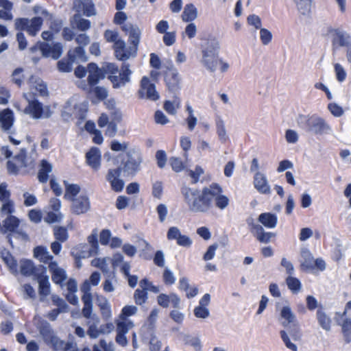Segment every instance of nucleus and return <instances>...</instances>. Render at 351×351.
<instances>
[{"label": "nucleus", "mask_w": 351, "mask_h": 351, "mask_svg": "<svg viewBox=\"0 0 351 351\" xmlns=\"http://www.w3.org/2000/svg\"><path fill=\"white\" fill-rule=\"evenodd\" d=\"M156 300L158 304L164 308H167L169 306L170 303H171L173 308H180V298L175 293H170L169 295L160 293L157 296Z\"/></svg>", "instance_id": "nucleus-14"}, {"label": "nucleus", "mask_w": 351, "mask_h": 351, "mask_svg": "<svg viewBox=\"0 0 351 351\" xmlns=\"http://www.w3.org/2000/svg\"><path fill=\"white\" fill-rule=\"evenodd\" d=\"M128 202L129 198L128 197L124 195H119L117 197L116 200V208L118 210H123L128 206Z\"/></svg>", "instance_id": "nucleus-63"}, {"label": "nucleus", "mask_w": 351, "mask_h": 351, "mask_svg": "<svg viewBox=\"0 0 351 351\" xmlns=\"http://www.w3.org/2000/svg\"><path fill=\"white\" fill-rule=\"evenodd\" d=\"M91 23L88 19L80 18L76 21V27L78 30L85 32L90 28Z\"/></svg>", "instance_id": "nucleus-58"}, {"label": "nucleus", "mask_w": 351, "mask_h": 351, "mask_svg": "<svg viewBox=\"0 0 351 351\" xmlns=\"http://www.w3.org/2000/svg\"><path fill=\"white\" fill-rule=\"evenodd\" d=\"M180 191L189 210L193 213H208L212 210L214 205L223 210L230 202L229 198L223 195L222 187L217 182L202 189L184 186Z\"/></svg>", "instance_id": "nucleus-1"}, {"label": "nucleus", "mask_w": 351, "mask_h": 351, "mask_svg": "<svg viewBox=\"0 0 351 351\" xmlns=\"http://www.w3.org/2000/svg\"><path fill=\"white\" fill-rule=\"evenodd\" d=\"M93 92L95 96L99 100H104L108 97V92L105 88L101 86L94 87Z\"/></svg>", "instance_id": "nucleus-61"}, {"label": "nucleus", "mask_w": 351, "mask_h": 351, "mask_svg": "<svg viewBox=\"0 0 351 351\" xmlns=\"http://www.w3.org/2000/svg\"><path fill=\"white\" fill-rule=\"evenodd\" d=\"M280 315L282 318L285 320V322L282 323L283 326L285 327L289 324L297 322L295 315L292 313L291 308L288 306H285L282 308Z\"/></svg>", "instance_id": "nucleus-37"}, {"label": "nucleus", "mask_w": 351, "mask_h": 351, "mask_svg": "<svg viewBox=\"0 0 351 351\" xmlns=\"http://www.w3.org/2000/svg\"><path fill=\"white\" fill-rule=\"evenodd\" d=\"M258 221L265 227L268 228H273L276 227L277 224V216L271 213H261L258 217Z\"/></svg>", "instance_id": "nucleus-32"}, {"label": "nucleus", "mask_w": 351, "mask_h": 351, "mask_svg": "<svg viewBox=\"0 0 351 351\" xmlns=\"http://www.w3.org/2000/svg\"><path fill=\"white\" fill-rule=\"evenodd\" d=\"M44 20L40 16H34L31 19L25 17L16 18L14 21V27L19 32L16 33V40L19 49L24 50L27 48V41L23 31L32 37L36 36L40 31Z\"/></svg>", "instance_id": "nucleus-5"}, {"label": "nucleus", "mask_w": 351, "mask_h": 351, "mask_svg": "<svg viewBox=\"0 0 351 351\" xmlns=\"http://www.w3.org/2000/svg\"><path fill=\"white\" fill-rule=\"evenodd\" d=\"M317 319L319 326L325 330L329 331L331 328V319L320 307L317 311Z\"/></svg>", "instance_id": "nucleus-33"}, {"label": "nucleus", "mask_w": 351, "mask_h": 351, "mask_svg": "<svg viewBox=\"0 0 351 351\" xmlns=\"http://www.w3.org/2000/svg\"><path fill=\"white\" fill-rule=\"evenodd\" d=\"M3 215H12L14 212V204L12 200L5 201L0 210Z\"/></svg>", "instance_id": "nucleus-53"}, {"label": "nucleus", "mask_w": 351, "mask_h": 351, "mask_svg": "<svg viewBox=\"0 0 351 351\" xmlns=\"http://www.w3.org/2000/svg\"><path fill=\"white\" fill-rule=\"evenodd\" d=\"M197 15L196 8L193 3L186 4L182 14L183 21L191 22L195 20Z\"/></svg>", "instance_id": "nucleus-34"}, {"label": "nucleus", "mask_w": 351, "mask_h": 351, "mask_svg": "<svg viewBox=\"0 0 351 351\" xmlns=\"http://www.w3.org/2000/svg\"><path fill=\"white\" fill-rule=\"evenodd\" d=\"M90 209L89 199L86 195H80L72 200L71 210L76 215L86 213Z\"/></svg>", "instance_id": "nucleus-18"}, {"label": "nucleus", "mask_w": 351, "mask_h": 351, "mask_svg": "<svg viewBox=\"0 0 351 351\" xmlns=\"http://www.w3.org/2000/svg\"><path fill=\"white\" fill-rule=\"evenodd\" d=\"M204 173V169L199 165H197L195 170H189V176L191 178V183L197 184L200 176Z\"/></svg>", "instance_id": "nucleus-48"}, {"label": "nucleus", "mask_w": 351, "mask_h": 351, "mask_svg": "<svg viewBox=\"0 0 351 351\" xmlns=\"http://www.w3.org/2000/svg\"><path fill=\"white\" fill-rule=\"evenodd\" d=\"M260 38L263 45H267L271 40V33L265 28H261L260 30Z\"/></svg>", "instance_id": "nucleus-60"}, {"label": "nucleus", "mask_w": 351, "mask_h": 351, "mask_svg": "<svg viewBox=\"0 0 351 351\" xmlns=\"http://www.w3.org/2000/svg\"><path fill=\"white\" fill-rule=\"evenodd\" d=\"M248 224L250 226L251 231L254 232V236L261 243H267L271 241V238L276 237L274 233L264 232L263 228L259 224H256L253 222H248Z\"/></svg>", "instance_id": "nucleus-20"}, {"label": "nucleus", "mask_w": 351, "mask_h": 351, "mask_svg": "<svg viewBox=\"0 0 351 351\" xmlns=\"http://www.w3.org/2000/svg\"><path fill=\"white\" fill-rule=\"evenodd\" d=\"M152 194L154 197L160 199L163 194V184L161 181H156L152 184Z\"/></svg>", "instance_id": "nucleus-47"}, {"label": "nucleus", "mask_w": 351, "mask_h": 351, "mask_svg": "<svg viewBox=\"0 0 351 351\" xmlns=\"http://www.w3.org/2000/svg\"><path fill=\"white\" fill-rule=\"evenodd\" d=\"M202 63L212 72L216 71L218 64H220V71L222 73L227 71L229 68L227 62L219 59V47L214 45L208 46L202 49Z\"/></svg>", "instance_id": "nucleus-7"}, {"label": "nucleus", "mask_w": 351, "mask_h": 351, "mask_svg": "<svg viewBox=\"0 0 351 351\" xmlns=\"http://www.w3.org/2000/svg\"><path fill=\"white\" fill-rule=\"evenodd\" d=\"M34 256L40 262L49 265L50 263H56L53 261V256L49 254L47 249L42 245L36 247L34 249Z\"/></svg>", "instance_id": "nucleus-27"}, {"label": "nucleus", "mask_w": 351, "mask_h": 351, "mask_svg": "<svg viewBox=\"0 0 351 351\" xmlns=\"http://www.w3.org/2000/svg\"><path fill=\"white\" fill-rule=\"evenodd\" d=\"M97 306H99L101 313L103 315L110 316L111 313L110 305L108 300L105 298H102L98 302Z\"/></svg>", "instance_id": "nucleus-49"}, {"label": "nucleus", "mask_w": 351, "mask_h": 351, "mask_svg": "<svg viewBox=\"0 0 351 351\" xmlns=\"http://www.w3.org/2000/svg\"><path fill=\"white\" fill-rule=\"evenodd\" d=\"M162 280L165 285L167 286H171L176 282V277L174 276L173 272L168 268H165L164 269L162 274Z\"/></svg>", "instance_id": "nucleus-50"}, {"label": "nucleus", "mask_w": 351, "mask_h": 351, "mask_svg": "<svg viewBox=\"0 0 351 351\" xmlns=\"http://www.w3.org/2000/svg\"><path fill=\"white\" fill-rule=\"evenodd\" d=\"M280 337L287 348L291 351H298L297 346L293 343L285 330H280Z\"/></svg>", "instance_id": "nucleus-52"}, {"label": "nucleus", "mask_w": 351, "mask_h": 351, "mask_svg": "<svg viewBox=\"0 0 351 351\" xmlns=\"http://www.w3.org/2000/svg\"><path fill=\"white\" fill-rule=\"evenodd\" d=\"M298 122L302 128L315 134H322L330 130L326 121L317 114L299 116Z\"/></svg>", "instance_id": "nucleus-8"}, {"label": "nucleus", "mask_w": 351, "mask_h": 351, "mask_svg": "<svg viewBox=\"0 0 351 351\" xmlns=\"http://www.w3.org/2000/svg\"><path fill=\"white\" fill-rule=\"evenodd\" d=\"M68 293L66 294V300L72 305L78 304V298L75 295L77 291V281L74 278H69L66 283Z\"/></svg>", "instance_id": "nucleus-24"}, {"label": "nucleus", "mask_w": 351, "mask_h": 351, "mask_svg": "<svg viewBox=\"0 0 351 351\" xmlns=\"http://www.w3.org/2000/svg\"><path fill=\"white\" fill-rule=\"evenodd\" d=\"M136 312H137L136 306H133V305H126L122 308L121 313L119 315V319L129 320L128 319V317L135 315L136 313Z\"/></svg>", "instance_id": "nucleus-42"}, {"label": "nucleus", "mask_w": 351, "mask_h": 351, "mask_svg": "<svg viewBox=\"0 0 351 351\" xmlns=\"http://www.w3.org/2000/svg\"><path fill=\"white\" fill-rule=\"evenodd\" d=\"M127 20V15L125 12L119 10L116 12L114 16L113 22L116 25H126L125 21Z\"/></svg>", "instance_id": "nucleus-59"}, {"label": "nucleus", "mask_w": 351, "mask_h": 351, "mask_svg": "<svg viewBox=\"0 0 351 351\" xmlns=\"http://www.w3.org/2000/svg\"><path fill=\"white\" fill-rule=\"evenodd\" d=\"M23 69L19 67L14 70L12 73V81L14 84H15L19 88H21L23 80L25 79V76L23 74Z\"/></svg>", "instance_id": "nucleus-43"}, {"label": "nucleus", "mask_w": 351, "mask_h": 351, "mask_svg": "<svg viewBox=\"0 0 351 351\" xmlns=\"http://www.w3.org/2000/svg\"><path fill=\"white\" fill-rule=\"evenodd\" d=\"M38 282V291L42 298H46L50 293L51 285L49 281V277L46 273H40V275L36 278Z\"/></svg>", "instance_id": "nucleus-29"}, {"label": "nucleus", "mask_w": 351, "mask_h": 351, "mask_svg": "<svg viewBox=\"0 0 351 351\" xmlns=\"http://www.w3.org/2000/svg\"><path fill=\"white\" fill-rule=\"evenodd\" d=\"M88 75L87 78L88 84L90 87L96 86L100 80L104 79L105 74H108V79L110 81L114 88H118L124 86L130 81L132 71L130 69L128 63H123L121 66L119 75L118 66L112 62H108L103 70L100 69L96 63L90 62L88 64Z\"/></svg>", "instance_id": "nucleus-3"}, {"label": "nucleus", "mask_w": 351, "mask_h": 351, "mask_svg": "<svg viewBox=\"0 0 351 351\" xmlns=\"http://www.w3.org/2000/svg\"><path fill=\"white\" fill-rule=\"evenodd\" d=\"M337 323L341 328L345 342L350 343L351 342V319L344 317L341 318V320H337Z\"/></svg>", "instance_id": "nucleus-30"}, {"label": "nucleus", "mask_w": 351, "mask_h": 351, "mask_svg": "<svg viewBox=\"0 0 351 351\" xmlns=\"http://www.w3.org/2000/svg\"><path fill=\"white\" fill-rule=\"evenodd\" d=\"M20 271L24 276H34L36 278L40 273H47V267L42 265L36 266L32 261L23 259L20 262Z\"/></svg>", "instance_id": "nucleus-13"}, {"label": "nucleus", "mask_w": 351, "mask_h": 351, "mask_svg": "<svg viewBox=\"0 0 351 351\" xmlns=\"http://www.w3.org/2000/svg\"><path fill=\"white\" fill-rule=\"evenodd\" d=\"M24 112L36 119L43 117L45 112L43 104L37 99L29 100Z\"/></svg>", "instance_id": "nucleus-19"}, {"label": "nucleus", "mask_w": 351, "mask_h": 351, "mask_svg": "<svg viewBox=\"0 0 351 351\" xmlns=\"http://www.w3.org/2000/svg\"><path fill=\"white\" fill-rule=\"evenodd\" d=\"M139 98H147L152 101H156L159 99V95L156 90V86L151 83L149 77L144 76L141 80L140 89L138 91Z\"/></svg>", "instance_id": "nucleus-11"}, {"label": "nucleus", "mask_w": 351, "mask_h": 351, "mask_svg": "<svg viewBox=\"0 0 351 351\" xmlns=\"http://www.w3.org/2000/svg\"><path fill=\"white\" fill-rule=\"evenodd\" d=\"M52 302L54 305L58 306V309H60L63 313L67 312L69 310V306L66 302L57 295H53L51 297Z\"/></svg>", "instance_id": "nucleus-46"}, {"label": "nucleus", "mask_w": 351, "mask_h": 351, "mask_svg": "<svg viewBox=\"0 0 351 351\" xmlns=\"http://www.w3.org/2000/svg\"><path fill=\"white\" fill-rule=\"evenodd\" d=\"M169 162L172 169L176 173L182 171L184 167L182 160L177 157H171Z\"/></svg>", "instance_id": "nucleus-51"}, {"label": "nucleus", "mask_w": 351, "mask_h": 351, "mask_svg": "<svg viewBox=\"0 0 351 351\" xmlns=\"http://www.w3.org/2000/svg\"><path fill=\"white\" fill-rule=\"evenodd\" d=\"M75 62V54L72 50L67 52L66 58H62L57 62V68L59 71L69 73L72 71L73 64Z\"/></svg>", "instance_id": "nucleus-25"}, {"label": "nucleus", "mask_w": 351, "mask_h": 351, "mask_svg": "<svg viewBox=\"0 0 351 351\" xmlns=\"http://www.w3.org/2000/svg\"><path fill=\"white\" fill-rule=\"evenodd\" d=\"M148 299V293L147 288L144 287L143 289H137L134 293V300L137 305L144 304Z\"/></svg>", "instance_id": "nucleus-39"}, {"label": "nucleus", "mask_w": 351, "mask_h": 351, "mask_svg": "<svg viewBox=\"0 0 351 351\" xmlns=\"http://www.w3.org/2000/svg\"><path fill=\"white\" fill-rule=\"evenodd\" d=\"M68 293L66 294V300L72 305L78 304V298L75 295L77 291V281L74 278H69L66 283Z\"/></svg>", "instance_id": "nucleus-23"}, {"label": "nucleus", "mask_w": 351, "mask_h": 351, "mask_svg": "<svg viewBox=\"0 0 351 351\" xmlns=\"http://www.w3.org/2000/svg\"><path fill=\"white\" fill-rule=\"evenodd\" d=\"M73 6L76 11H82L84 16L90 17L96 14V10L92 0H75Z\"/></svg>", "instance_id": "nucleus-17"}, {"label": "nucleus", "mask_w": 351, "mask_h": 351, "mask_svg": "<svg viewBox=\"0 0 351 351\" xmlns=\"http://www.w3.org/2000/svg\"><path fill=\"white\" fill-rule=\"evenodd\" d=\"M14 113L11 109L6 108L0 112V122L3 130H10L14 124Z\"/></svg>", "instance_id": "nucleus-26"}, {"label": "nucleus", "mask_w": 351, "mask_h": 351, "mask_svg": "<svg viewBox=\"0 0 351 351\" xmlns=\"http://www.w3.org/2000/svg\"><path fill=\"white\" fill-rule=\"evenodd\" d=\"M49 269L51 274V280L56 285L61 287L64 285V282L66 279V274L64 269L58 267L57 263H50Z\"/></svg>", "instance_id": "nucleus-21"}, {"label": "nucleus", "mask_w": 351, "mask_h": 351, "mask_svg": "<svg viewBox=\"0 0 351 351\" xmlns=\"http://www.w3.org/2000/svg\"><path fill=\"white\" fill-rule=\"evenodd\" d=\"M63 218V215L60 212L49 211L47 213L45 221L51 224L56 222H60Z\"/></svg>", "instance_id": "nucleus-45"}, {"label": "nucleus", "mask_w": 351, "mask_h": 351, "mask_svg": "<svg viewBox=\"0 0 351 351\" xmlns=\"http://www.w3.org/2000/svg\"><path fill=\"white\" fill-rule=\"evenodd\" d=\"M194 315L197 318L205 319L210 315L209 310L206 306H197L193 310Z\"/></svg>", "instance_id": "nucleus-54"}, {"label": "nucleus", "mask_w": 351, "mask_h": 351, "mask_svg": "<svg viewBox=\"0 0 351 351\" xmlns=\"http://www.w3.org/2000/svg\"><path fill=\"white\" fill-rule=\"evenodd\" d=\"M313 0H298L296 5L298 11L302 15H309L311 10Z\"/></svg>", "instance_id": "nucleus-41"}, {"label": "nucleus", "mask_w": 351, "mask_h": 351, "mask_svg": "<svg viewBox=\"0 0 351 351\" xmlns=\"http://www.w3.org/2000/svg\"><path fill=\"white\" fill-rule=\"evenodd\" d=\"M334 68L337 80L340 82H343L346 78V73L343 66L340 64L336 63Z\"/></svg>", "instance_id": "nucleus-57"}, {"label": "nucleus", "mask_w": 351, "mask_h": 351, "mask_svg": "<svg viewBox=\"0 0 351 351\" xmlns=\"http://www.w3.org/2000/svg\"><path fill=\"white\" fill-rule=\"evenodd\" d=\"M314 262L315 260L313 256L309 255L308 257L305 258L304 261L301 263V269L306 271L315 269Z\"/></svg>", "instance_id": "nucleus-56"}, {"label": "nucleus", "mask_w": 351, "mask_h": 351, "mask_svg": "<svg viewBox=\"0 0 351 351\" xmlns=\"http://www.w3.org/2000/svg\"><path fill=\"white\" fill-rule=\"evenodd\" d=\"M165 81L169 91L176 92L180 89V78L176 69L169 68L165 72Z\"/></svg>", "instance_id": "nucleus-15"}, {"label": "nucleus", "mask_w": 351, "mask_h": 351, "mask_svg": "<svg viewBox=\"0 0 351 351\" xmlns=\"http://www.w3.org/2000/svg\"><path fill=\"white\" fill-rule=\"evenodd\" d=\"M53 236L56 241L59 242H65L68 238L67 228L64 226H55L53 230Z\"/></svg>", "instance_id": "nucleus-38"}, {"label": "nucleus", "mask_w": 351, "mask_h": 351, "mask_svg": "<svg viewBox=\"0 0 351 351\" xmlns=\"http://www.w3.org/2000/svg\"><path fill=\"white\" fill-rule=\"evenodd\" d=\"M111 237V232L108 229L102 230L99 234V241L101 245H106L109 243Z\"/></svg>", "instance_id": "nucleus-64"}, {"label": "nucleus", "mask_w": 351, "mask_h": 351, "mask_svg": "<svg viewBox=\"0 0 351 351\" xmlns=\"http://www.w3.org/2000/svg\"><path fill=\"white\" fill-rule=\"evenodd\" d=\"M80 289L83 293L82 301L84 304L82 314L85 318L89 319L93 313V295L90 293V282L88 280H86L81 285Z\"/></svg>", "instance_id": "nucleus-10"}, {"label": "nucleus", "mask_w": 351, "mask_h": 351, "mask_svg": "<svg viewBox=\"0 0 351 351\" xmlns=\"http://www.w3.org/2000/svg\"><path fill=\"white\" fill-rule=\"evenodd\" d=\"M65 193L64 197L66 199L72 201L75 198L80 191V186L76 184H68L64 182Z\"/></svg>", "instance_id": "nucleus-35"}, {"label": "nucleus", "mask_w": 351, "mask_h": 351, "mask_svg": "<svg viewBox=\"0 0 351 351\" xmlns=\"http://www.w3.org/2000/svg\"><path fill=\"white\" fill-rule=\"evenodd\" d=\"M20 225V220L14 215H8L3 221V228L5 232H14Z\"/></svg>", "instance_id": "nucleus-31"}, {"label": "nucleus", "mask_w": 351, "mask_h": 351, "mask_svg": "<svg viewBox=\"0 0 351 351\" xmlns=\"http://www.w3.org/2000/svg\"><path fill=\"white\" fill-rule=\"evenodd\" d=\"M254 188L261 194H269L270 186L268 184L265 176L260 172H256L254 176Z\"/></svg>", "instance_id": "nucleus-22"}, {"label": "nucleus", "mask_w": 351, "mask_h": 351, "mask_svg": "<svg viewBox=\"0 0 351 351\" xmlns=\"http://www.w3.org/2000/svg\"><path fill=\"white\" fill-rule=\"evenodd\" d=\"M116 324L117 335L115 341L119 346L125 347L128 343L125 335L134 326V324L131 320L125 319H119Z\"/></svg>", "instance_id": "nucleus-12"}, {"label": "nucleus", "mask_w": 351, "mask_h": 351, "mask_svg": "<svg viewBox=\"0 0 351 351\" xmlns=\"http://www.w3.org/2000/svg\"><path fill=\"white\" fill-rule=\"evenodd\" d=\"M53 169L51 164L47 160L43 159L40 161L39 169L37 175L38 181L40 183H47L49 180V175Z\"/></svg>", "instance_id": "nucleus-28"}, {"label": "nucleus", "mask_w": 351, "mask_h": 351, "mask_svg": "<svg viewBox=\"0 0 351 351\" xmlns=\"http://www.w3.org/2000/svg\"><path fill=\"white\" fill-rule=\"evenodd\" d=\"M101 155L98 147H92L86 154V162L92 169L97 171L101 167Z\"/></svg>", "instance_id": "nucleus-16"}, {"label": "nucleus", "mask_w": 351, "mask_h": 351, "mask_svg": "<svg viewBox=\"0 0 351 351\" xmlns=\"http://www.w3.org/2000/svg\"><path fill=\"white\" fill-rule=\"evenodd\" d=\"M38 49L41 51L43 57H51L54 60H58L62 54L63 46L59 42L53 43L50 45L47 43L39 41L29 49L32 53H35Z\"/></svg>", "instance_id": "nucleus-9"}, {"label": "nucleus", "mask_w": 351, "mask_h": 351, "mask_svg": "<svg viewBox=\"0 0 351 351\" xmlns=\"http://www.w3.org/2000/svg\"><path fill=\"white\" fill-rule=\"evenodd\" d=\"M334 36L332 38V45H337L339 47H345L349 45V36H346L344 33L338 29L334 30Z\"/></svg>", "instance_id": "nucleus-36"}, {"label": "nucleus", "mask_w": 351, "mask_h": 351, "mask_svg": "<svg viewBox=\"0 0 351 351\" xmlns=\"http://www.w3.org/2000/svg\"><path fill=\"white\" fill-rule=\"evenodd\" d=\"M121 30L128 35V43L130 44L128 47H126L123 40L119 38V34L116 31L106 29L104 36L107 42L114 43L112 49L116 58L119 60L125 61L130 57L134 58L136 56L141 31L137 25L130 23L122 25Z\"/></svg>", "instance_id": "nucleus-2"}, {"label": "nucleus", "mask_w": 351, "mask_h": 351, "mask_svg": "<svg viewBox=\"0 0 351 351\" xmlns=\"http://www.w3.org/2000/svg\"><path fill=\"white\" fill-rule=\"evenodd\" d=\"M157 165L160 169L165 167L167 162V154L164 150H158L156 153Z\"/></svg>", "instance_id": "nucleus-55"}, {"label": "nucleus", "mask_w": 351, "mask_h": 351, "mask_svg": "<svg viewBox=\"0 0 351 351\" xmlns=\"http://www.w3.org/2000/svg\"><path fill=\"white\" fill-rule=\"evenodd\" d=\"M289 332L293 341H298L301 340L302 334L298 322L290 324Z\"/></svg>", "instance_id": "nucleus-44"}, {"label": "nucleus", "mask_w": 351, "mask_h": 351, "mask_svg": "<svg viewBox=\"0 0 351 351\" xmlns=\"http://www.w3.org/2000/svg\"><path fill=\"white\" fill-rule=\"evenodd\" d=\"M39 332L46 344L49 346L53 351H68L74 347L73 342H65L64 341L60 340L55 335L49 324L47 322L40 326Z\"/></svg>", "instance_id": "nucleus-6"}, {"label": "nucleus", "mask_w": 351, "mask_h": 351, "mask_svg": "<svg viewBox=\"0 0 351 351\" xmlns=\"http://www.w3.org/2000/svg\"><path fill=\"white\" fill-rule=\"evenodd\" d=\"M126 157V160H121V167L108 169L106 176L112 190L117 193L122 191L124 188V181L120 178L121 172L124 177L133 178L141 170L143 162V157L139 153L133 155L130 151L127 152Z\"/></svg>", "instance_id": "nucleus-4"}, {"label": "nucleus", "mask_w": 351, "mask_h": 351, "mask_svg": "<svg viewBox=\"0 0 351 351\" xmlns=\"http://www.w3.org/2000/svg\"><path fill=\"white\" fill-rule=\"evenodd\" d=\"M156 212L158 215L159 221L162 223L165 221L168 213L167 208L164 204H160L156 207Z\"/></svg>", "instance_id": "nucleus-62"}, {"label": "nucleus", "mask_w": 351, "mask_h": 351, "mask_svg": "<svg viewBox=\"0 0 351 351\" xmlns=\"http://www.w3.org/2000/svg\"><path fill=\"white\" fill-rule=\"evenodd\" d=\"M285 281L288 289L293 293H297L300 291L302 284L298 278L289 276Z\"/></svg>", "instance_id": "nucleus-40"}]
</instances>
